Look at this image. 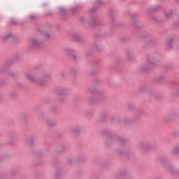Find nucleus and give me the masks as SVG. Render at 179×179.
<instances>
[{
  "instance_id": "7ed1b4c3",
  "label": "nucleus",
  "mask_w": 179,
  "mask_h": 179,
  "mask_svg": "<svg viewBox=\"0 0 179 179\" xmlns=\"http://www.w3.org/2000/svg\"><path fill=\"white\" fill-rule=\"evenodd\" d=\"M179 152V148H176L173 150V153H178Z\"/></svg>"
},
{
  "instance_id": "f03ea898",
  "label": "nucleus",
  "mask_w": 179,
  "mask_h": 179,
  "mask_svg": "<svg viewBox=\"0 0 179 179\" xmlns=\"http://www.w3.org/2000/svg\"><path fill=\"white\" fill-rule=\"evenodd\" d=\"M40 39L38 38H32L29 41V45L30 47H40Z\"/></svg>"
},
{
  "instance_id": "20e7f679",
  "label": "nucleus",
  "mask_w": 179,
  "mask_h": 179,
  "mask_svg": "<svg viewBox=\"0 0 179 179\" xmlns=\"http://www.w3.org/2000/svg\"><path fill=\"white\" fill-rule=\"evenodd\" d=\"M168 45H170V43H168Z\"/></svg>"
},
{
  "instance_id": "f257e3e1",
  "label": "nucleus",
  "mask_w": 179,
  "mask_h": 179,
  "mask_svg": "<svg viewBox=\"0 0 179 179\" xmlns=\"http://www.w3.org/2000/svg\"><path fill=\"white\" fill-rule=\"evenodd\" d=\"M27 79H28V80H29V82H34V83H37L38 85H43V83L44 82L43 77H41L40 76H36L34 74L27 75Z\"/></svg>"
}]
</instances>
